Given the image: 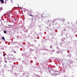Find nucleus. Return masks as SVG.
I'll return each instance as SVG.
<instances>
[{"label": "nucleus", "instance_id": "nucleus-8", "mask_svg": "<svg viewBox=\"0 0 77 77\" xmlns=\"http://www.w3.org/2000/svg\"><path fill=\"white\" fill-rule=\"evenodd\" d=\"M30 14H32L31 12H32V10H31L30 11Z\"/></svg>", "mask_w": 77, "mask_h": 77}, {"label": "nucleus", "instance_id": "nucleus-1", "mask_svg": "<svg viewBox=\"0 0 77 77\" xmlns=\"http://www.w3.org/2000/svg\"><path fill=\"white\" fill-rule=\"evenodd\" d=\"M50 73L51 74H52V75H56L54 74V72L53 71H50Z\"/></svg>", "mask_w": 77, "mask_h": 77}, {"label": "nucleus", "instance_id": "nucleus-5", "mask_svg": "<svg viewBox=\"0 0 77 77\" xmlns=\"http://www.w3.org/2000/svg\"><path fill=\"white\" fill-rule=\"evenodd\" d=\"M11 14H9V17H11Z\"/></svg>", "mask_w": 77, "mask_h": 77}, {"label": "nucleus", "instance_id": "nucleus-14", "mask_svg": "<svg viewBox=\"0 0 77 77\" xmlns=\"http://www.w3.org/2000/svg\"><path fill=\"white\" fill-rule=\"evenodd\" d=\"M35 42H36V41H35Z\"/></svg>", "mask_w": 77, "mask_h": 77}, {"label": "nucleus", "instance_id": "nucleus-16", "mask_svg": "<svg viewBox=\"0 0 77 77\" xmlns=\"http://www.w3.org/2000/svg\"><path fill=\"white\" fill-rule=\"evenodd\" d=\"M76 52H77V51H76Z\"/></svg>", "mask_w": 77, "mask_h": 77}, {"label": "nucleus", "instance_id": "nucleus-4", "mask_svg": "<svg viewBox=\"0 0 77 77\" xmlns=\"http://www.w3.org/2000/svg\"><path fill=\"white\" fill-rule=\"evenodd\" d=\"M4 33H7V32H6V31H4Z\"/></svg>", "mask_w": 77, "mask_h": 77}, {"label": "nucleus", "instance_id": "nucleus-13", "mask_svg": "<svg viewBox=\"0 0 77 77\" xmlns=\"http://www.w3.org/2000/svg\"><path fill=\"white\" fill-rule=\"evenodd\" d=\"M14 0H11V2H13L12 1H13Z\"/></svg>", "mask_w": 77, "mask_h": 77}, {"label": "nucleus", "instance_id": "nucleus-12", "mask_svg": "<svg viewBox=\"0 0 77 77\" xmlns=\"http://www.w3.org/2000/svg\"><path fill=\"white\" fill-rule=\"evenodd\" d=\"M63 30H64V31H66V29H64Z\"/></svg>", "mask_w": 77, "mask_h": 77}, {"label": "nucleus", "instance_id": "nucleus-6", "mask_svg": "<svg viewBox=\"0 0 77 77\" xmlns=\"http://www.w3.org/2000/svg\"><path fill=\"white\" fill-rule=\"evenodd\" d=\"M29 16H31V17H33V16H32V15H31V14H29Z\"/></svg>", "mask_w": 77, "mask_h": 77}, {"label": "nucleus", "instance_id": "nucleus-7", "mask_svg": "<svg viewBox=\"0 0 77 77\" xmlns=\"http://www.w3.org/2000/svg\"><path fill=\"white\" fill-rule=\"evenodd\" d=\"M62 21L64 22V21H65V19H63L62 20Z\"/></svg>", "mask_w": 77, "mask_h": 77}, {"label": "nucleus", "instance_id": "nucleus-3", "mask_svg": "<svg viewBox=\"0 0 77 77\" xmlns=\"http://www.w3.org/2000/svg\"><path fill=\"white\" fill-rule=\"evenodd\" d=\"M2 39H3V40H4V41H5V37H4L2 36Z\"/></svg>", "mask_w": 77, "mask_h": 77}, {"label": "nucleus", "instance_id": "nucleus-10", "mask_svg": "<svg viewBox=\"0 0 77 77\" xmlns=\"http://www.w3.org/2000/svg\"><path fill=\"white\" fill-rule=\"evenodd\" d=\"M14 53H16V51H14Z\"/></svg>", "mask_w": 77, "mask_h": 77}, {"label": "nucleus", "instance_id": "nucleus-2", "mask_svg": "<svg viewBox=\"0 0 77 77\" xmlns=\"http://www.w3.org/2000/svg\"><path fill=\"white\" fill-rule=\"evenodd\" d=\"M0 1L2 3H4V1L3 0H0Z\"/></svg>", "mask_w": 77, "mask_h": 77}, {"label": "nucleus", "instance_id": "nucleus-9", "mask_svg": "<svg viewBox=\"0 0 77 77\" xmlns=\"http://www.w3.org/2000/svg\"><path fill=\"white\" fill-rule=\"evenodd\" d=\"M3 56H6V54H4L3 55Z\"/></svg>", "mask_w": 77, "mask_h": 77}, {"label": "nucleus", "instance_id": "nucleus-11", "mask_svg": "<svg viewBox=\"0 0 77 77\" xmlns=\"http://www.w3.org/2000/svg\"><path fill=\"white\" fill-rule=\"evenodd\" d=\"M5 63H7V61H6V60H5Z\"/></svg>", "mask_w": 77, "mask_h": 77}, {"label": "nucleus", "instance_id": "nucleus-15", "mask_svg": "<svg viewBox=\"0 0 77 77\" xmlns=\"http://www.w3.org/2000/svg\"><path fill=\"white\" fill-rule=\"evenodd\" d=\"M51 47V46L50 47Z\"/></svg>", "mask_w": 77, "mask_h": 77}]
</instances>
